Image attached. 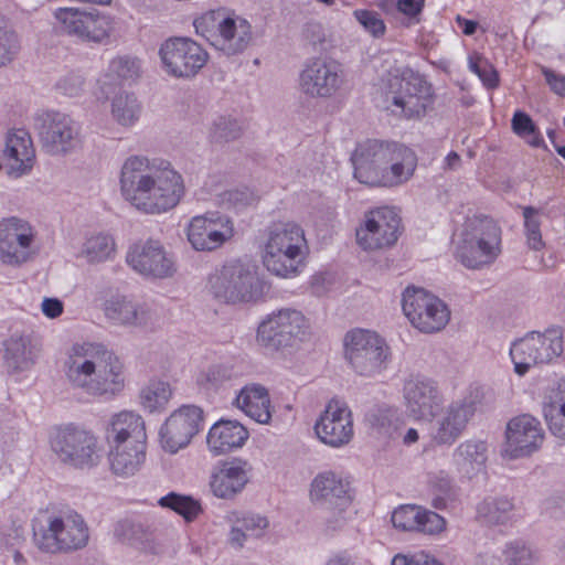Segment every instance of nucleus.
<instances>
[{"instance_id":"obj_1","label":"nucleus","mask_w":565,"mask_h":565,"mask_svg":"<svg viewBox=\"0 0 565 565\" xmlns=\"http://www.w3.org/2000/svg\"><path fill=\"white\" fill-rule=\"evenodd\" d=\"M119 190L127 203L149 215L169 212L185 194L183 177L169 161L139 154L122 162Z\"/></svg>"},{"instance_id":"obj_2","label":"nucleus","mask_w":565,"mask_h":565,"mask_svg":"<svg viewBox=\"0 0 565 565\" xmlns=\"http://www.w3.org/2000/svg\"><path fill=\"white\" fill-rule=\"evenodd\" d=\"M62 370L67 384L97 399H114L126 386L121 359L99 341H79L65 352Z\"/></svg>"},{"instance_id":"obj_3","label":"nucleus","mask_w":565,"mask_h":565,"mask_svg":"<svg viewBox=\"0 0 565 565\" xmlns=\"http://www.w3.org/2000/svg\"><path fill=\"white\" fill-rule=\"evenodd\" d=\"M354 178L371 186L397 188L407 183L417 168V156L398 142L366 140L352 154Z\"/></svg>"},{"instance_id":"obj_4","label":"nucleus","mask_w":565,"mask_h":565,"mask_svg":"<svg viewBox=\"0 0 565 565\" xmlns=\"http://www.w3.org/2000/svg\"><path fill=\"white\" fill-rule=\"evenodd\" d=\"M307 241L303 228L292 221L269 225L262 245V260L266 269L281 278H294L305 267Z\"/></svg>"},{"instance_id":"obj_5","label":"nucleus","mask_w":565,"mask_h":565,"mask_svg":"<svg viewBox=\"0 0 565 565\" xmlns=\"http://www.w3.org/2000/svg\"><path fill=\"white\" fill-rule=\"evenodd\" d=\"M383 96L385 110L401 119H420L434 102L431 85L412 70L390 74Z\"/></svg>"},{"instance_id":"obj_6","label":"nucleus","mask_w":565,"mask_h":565,"mask_svg":"<svg viewBox=\"0 0 565 565\" xmlns=\"http://www.w3.org/2000/svg\"><path fill=\"white\" fill-rule=\"evenodd\" d=\"M459 237L457 255L467 268L479 269L489 266L501 253V228L489 216H468Z\"/></svg>"},{"instance_id":"obj_7","label":"nucleus","mask_w":565,"mask_h":565,"mask_svg":"<svg viewBox=\"0 0 565 565\" xmlns=\"http://www.w3.org/2000/svg\"><path fill=\"white\" fill-rule=\"evenodd\" d=\"M193 25L199 35L226 56L242 54L253 39L252 25L245 18L223 10L203 13Z\"/></svg>"},{"instance_id":"obj_8","label":"nucleus","mask_w":565,"mask_h":565,"mask_svg":"<svg viewBox=\"0 0 565 565\" xmlns=\"http://www.w3.org/2000/svg\"><path fill=\"white\" fill-rule=\"evenodd\" d=\"M310 320L295 308H281L268 313L258 324L256 342L270 352L296 348L311 337Z\"/></svg>"},{"instance_id":"obj_9","label":"nucleus","mask_w":565,"mask_h":565,"mask_svg":"<svg viewBox=\"0 0 565 565\" xmlns=\"http://www.w3.org/2000/svg\"><path fill=\"white\" fill-rule=\"evenodd\" d=\"M563 330L551 327L543 332L531 331L510 344L509 354L514 372L524 376L532 367L550 364L563 353Z\"/></svg>"},{"instance_id":"obj_10","label":"nucleus","mask_w":565,"mask_h":565,"mask_svg":"<svg viewBox=\"0 0 565 565\" xmlns=\"http://www.w3.org/2000/svg\"><path fill=\"white\" fill-rule=\"evenodd\" d=\"M49 445L60 461L74 468H93L100 461L96 436L73 424L53 427L49 433Z\"/></svg>"},{"instance_id":"obj_11","label":"nucleus","mask_w":565,"mask_h":565,"mask_svg":"<svg viewBox=\"0 0 565 565\" xmlns=\"http://www.w3.org/2000/svg\"><path fill=\"white\" fill-rule=\"evenodd\" d=\"M40 550L47 553L70 552L85 547L89 532L83 516L73 510L52 513L46 526L34 533Z\"/></svg>"},{"instance_id":"obj_12","label":"nucleus","mask_w":565,"mask_h":565,"mask_svg":"<svg viewBox=\"0 0 565 565\" xmlns=\"http://www.w3.org/2000/svg\"><path fill=\"white\" fill-rule=\"evenodd\" d=\"M209 289L218 300L226 303L248 302L263 294L257 274L241 262H231L209 278Z\"/></svg>"},{"instance_id":"obj_13","label":"nucleus","mask_w":565,"mask_h":565,"mask_svg":"<svg viewBox=\"0 0 565 565\" xmlns=\"http://www.w3.org/2000/svg\"><path fill=\"white\" fill-rule=\"evenodd\" d=\"M34 129L42 149L51 156L67 154L82 142L81 124L65 113H38L34 117Z\"/></svg>"},{"instance_id":"obj_14","label":"nucleus","mask_w":565,"mask_h":565,"mask_svg":"<svg viewBox=\"0 0 565 565\" xmlns=\"http://www.w3.org/2000/svg\"><path fill=\"white\" fill-rule=\"evenodd\" d=\"M402 309L411 324L424 333L443 330L450 320L448 306L424 288L408 286L402 295Z\"/></svg>"},{"instance_id":"obj_15","label":"nucleus","mask_w":565,"mask_h":565,"mask_svg":"<svg viewBox=\"0 0 565 565\" xmlns=\"http://www.w3.org/2000/svg\"><path fill=\"white\" fill-rule=\"evenodd\" d=\"M345 358L361 376H375L386 369L388 347L375 332L353 330L345 335Z\"/></svg>"},{"instance_id":"obj_16","label":"nucleus","mask_w":565,"mask_h":565,"mask_svg":"<svg viewBox=\"0 0 565 565\" xmlns=\"http://www.w3.org/2000/svg\"><path fill=\"white\" fill-rule=\"evenodd\" d=\"M159 57L166 74L178 79L193 78L207 63V52L191 38L174 36L159 47Z\"/></svg>"},{"instance_id":"obj_17","label":"nucleus","mask_w":565,"mask_h":565,"mask_svg":"<svg viewBox=\"0 0 565 565\" xmlns=\"http://www.w3.org/2000/svg\"><path fill=\"white\" fill-rule=\"evenodd\" d=\"M344 84V71L335 60L312 57L308 60L298 76V88L309 98L333 97Z\"/></svg>"},{"instance_id":"obj_18","label":"nucleus","mask_w":565,"mask_h":565,"mask_svg":"<svg viewBox=\"0 0 565 565\" xmlns=\"http://www.w3.org/2000/svg\"><path fill=\"white\" fill-rule=\"evenodd\" d=\"M36 231L32 224L21 217L10 216L0 221V260L8 266L18 267L26 263L32 255Z\"/></svg>"},{"instance_id":"obj_19","label":"nucleus","mask_w":565,"mask_h":565,"mask_svg":"<svg viewBox=\"0 0 565 565\" xmlns=\"http://www.w3.org/2000/svg\"><path fill=\"white\" fill-rule=\"evenodd\" d=\"M401 218L388 206L379 207L365 214L356 230V242L364 250H379L393 246L399 235Z\"/></svg>"},{"instance_id":"obj_20","label":"nucleus","mask_w":565,"mask_h":565,"mask_svg":"<svg viewBox=\"0 0 565 565\" xmlns=\"http://www.w3.org/2000/svg\"><path fill=\"white\" fill-rule=\"evenodd\" d=\"M234 223L231 217L212 211L193 216L186 228L189 243L196 250H214L234 236Z\"/></svg>"},{"instance_id":"obj_21","label":"nucleus","mask_w":565,"mask_h":565,"mask_svg":"<svg viewBox=\"0 0 565 565\" xmlns=\"http://www.w3.org/2000/svg\"><path fill=\"white\" fill-rule=\"evenodd\" d=\"M203 427V411L195 405H182L163 422L159 430L161 447L177 454L186 447Z\"/></svg>"},{"instance_id":"obj_22","label":"nucleus","mask_w":565,"mask_h":565,"mask_svg":"<svg viewBox=\"0 0 565 565\" xmlns=\"http://www.w3.org/2000/svg\"><path fill=\"white\" fill-rule=\"evenodd\" d=\"M403 397L408 416L420 422H431L444 404L436 382L422 375H411L404 381Z\"/></svg>"},{"instance_id":"obj_23","label":"nucleus","mask_w":565,"mask_h":565,"mask_svg":"<svg viewBox=\"0 0 565 565\" xmlns=\"http://www.w3.org/2000/svg\"><path fill=\"white\" fill-rule=\"evenodd\" d=\"M313 428L322 444L335 449L342 448L354 436L352 412L345 402L333 398L327 403Z\"/></svg>"},{"instance_id":"obj_24","label":"nucleus","mask_w":565,"mask_h":565,"mask_svg":"<svg viewBox=\"0 0 565 565\" xmlns=\"http://www.w3.org/2000/svg\"><path fill=\"white\" fill-rule=\"evenodd\" d=\"M126 262L139 275L153 279L169 278L177 270L172 255L160 242L154 239L139 242L130 246Z\"/></svg>"},{"instance_id":"obj_25","label":"nucleus","mask_w":565,"mask_h":565,"mask_svg":"<svg viewBox=\"0 0 565 565\" xmlns=\"http://www.w3.org/2000/svg\"><path fill=\"white\" fill-rule=\"evenodd\" d=\"M543 441L544 431L535 417L515 416L508 422L502 454L509 459L526 457L539 450Z\"/></svg>"},{"instance_id":"obj_26","label":"nucleus","mask_w":565,"mask_h":565,"mask_svg":"<svg viewBox=\"0 0 565 565\" xmlns=\"http://www.w3.org/2000/svg\"><path fill=\"white\" fill-rule=\"evenodd\" d=\"M102 311L110 326L125 329H139L153 320L152 307L134 297L115 294L107 297Z\"/></svg>"},{"instance_id":"obj_27","label":"nucleus","mask_w":565,"mask_h":565,"mask_svg":"<svg viewBox=\"0 0 565 565\" xmlns=\"http://www.w3.org/2000/svg\"><path fill=\"white\" fill-rule=\"evenodd\" d=\"M440 411L430 428V438L438 446H451L463 434L475 415L476 405L472 398L463 397Z\"/></svg>"},{"instance_id":"obj_28","label":"nucleus","mask_w":565,"mask_h":565,"mask_svg":"<svg viewBox=\"0 0 565 565\" xmlns=\"http://www.w3.org/2000/svg\"><path fill=\"white\" fill-rule=\"evenodd\" d=\"M252 471L247 460L234 458L224 461L212 471L210 489L216 498L232 500L245 489Z\"/></svg>"},{"instance_id":"obj_29","label":"nucleus","mask_w":565,"mask_h":565,"mask_svg":"<svg viewBox=\"0 0 565 565\" xmlns=\"http://www.w3.org/2000/svg\"><path fill=\"white\" fill-rule=\"evenodd\" d=\"M310 499L323 507H343L351 502V482L343 473L322 471L310 483Z\"/></svg>"},{"instance_id":"obj_30","label":"nucleus","mask_w":565,"mask_h":565,"mask_svg":"<svg viewBox=\"0 0 565 565\" xmlns=\"http://www.w3.org/2000/svg\"><path fill=\"white\" fill-rule=\"evenodd\" d=\"M3 158L8 173L13 178H21L32 171L35 163V150L26 130L14 129L8 132Z\"/></svg>"},{"instance_id":"obj_31","label":"nucleus","mask_w":565,"mask_h":565,"mask_svg":"<svg viewBox=\"0 0 565 565\" xmlns=\"http://www.w3.org/2000/svg\"><path fill=\"white\" fill-rule=\"evenodd\" d=\"M225 520L230 525L227 543L234 550L243 548L249 539L263 537L269 527L265 515L250 511H231Z\"/></svg>"},{"instance_id":"obj_32","label":"nucleus","mask_w":565,"mask_h":565,"mask_svg":"<svg viewBox=\"0 0 565 565\" xmlns=\"http://www.w3.org/2000/svg\"><path fill=\"white\" fill-rule=\"evenodd\" d=\"M41 352L39 340L31 334H13L4 342V364L8 373L29 371Z\"/></svg>"},{"instance_id":"obj_33","label":"nucleus","mask_w":565,"mask_h":565,"mask_svg":"<svg viewBox=\"0 0 565 565\" xmlns=\"http://www.w3.org/2000/svg\"><path fill=\"white\" fill-rule=\"evenodd\" d=\"M489 446L484 440L470 438L461 441L451 454V465L459 476L472 479L484 472Z\"/></svg>"},{"instance_id":"obj_34","label":"nucleus","mask_w":565,"mask_h":565,"mask_svg":"<svg viewBox=\"0 0 565 565\" xmlns=\"http://www.w3.org/2000/svg\"><path fill=\"white\" fill-rule=\"evenodd\" d=\"M113 534L118 543L135 547L145 553L159 554L161 551L153 530L141 520L132 518L121 519L115 523Z\"/></svg>"},{"instance_id":"obj_35","label":"nucleus","mask_w":565,"mask_h":565,"mask_svg":"<svg viewBox=\"0 0 565 565\" xmlns=\"http://www.w3.org/2000/svg\"><path fill=\"white\" fill-rule=\"evenodd\" d=\"M248 436V430L237 420L221 419L210 428L206 445L213 456H221L241 448Z\"/></svg>"},{"instance_id":"obj_36","label":"nucleus","mask_w":565,"mask_h":565,"mask_svg":"<svg viewBox=\"0 0 565 565\" xmlns=\"http://www.w3.org/2000/svg\"><path fill=\"white\" fill-rule=\"evenodd\" d=\"M106 440L111 444H130L147 440L143 418L129 411L113 415L106 427Z\"/></svg>"},{"instance_id":"obj_37","label":"nucleus","mask_w":565,"mask_h":565,"mask_svg":"<svg viewBox=\"0 0 565 565\" xmlns=\"http://www.w3.org/2000/svg\"><path fill=\"white\" fill-rule=\"evenodd\" d=\"M234 404L258 424L270 423L274 407L268 390L260 384H248L239 390Z\"/></svg>"},{"instance_id":"obj_38","label":"nucleus","mask_w":565,"mask_h":565,"mask_svg":"<svg viewBox=\"0 0 565 565\" xmlns=\"http://www.w3.org/2000/svg\"><path fill=\"white\" fill-rule=\"evenodd\" d=\"M111 471L121 478L136 475L146 460V441L109 445Z\"/></svg>"},{"instance_id":"obj_39","label":"nucleus","mask_w":565,"mask_h":565,"mask_svg":"<svg viewBox=\"0 0 565 565\" xmlns=\"http://www.w3.org/2000/svg\"><path fill=\"white\" fill-rule=\"evenodd\" d=\"M119 22L107 13L92 10L87 12L81 42L108 45L118 36Z\"/></svg>"},{"instance_id":"obj_40","label":"nucleus","mask_w":565,"mask_h":565,"mask_svg":"<svg viewBox=\"0 0 565 565\" xmlns=\"http://www.w3.org/2000/svg\"><path fill=\"white\" fill-rule=\"evenodd\" d=\"M141 109L140 103L131 93L120 92L111 99V117L120 126H134L140 118Z\"/></svg>"},{"instance_id":"obj_41","label":"nucleus","mask_w":565,"mask_h":565,"mask_svg":"<svg viewBox=\"0 0 565 565\" xmlns=\"http://www.w3.org/2000/svg\"><path fill=\"white\" fill-rule=\"evenodd\" d=\"M81 253L88 263H104L115 257L116 243L114 237L109 234H93L84 242Z\"/></svg>"},{"instance_id":"obj_42","label":"nucleus","mask_w":565,"mask_h":565,"mask_svg":"<svg viewBox=\"0 0 565 565\" xmlns=\"http://www.w3.org/2000/svg\"><path fill=\"white\" fill-rule=\"evenodd\" d=\"M171 397L170 384L159 380L150 381L139 394L140 404L150 413L163 411Z\"/></svg>"},{"instance_id":"obj_43","label":"nucleus","mask_w":565,"mask_h":565,"mask_svg":"<svg viewBox=\"0 0 565 565\" xmlns=\"http://www.w3.org/2000/svg\"><path fill=\"white\" fill-rule=\"evenodd\" d=\"M87 12L77 8H57L54 10V19L56 20L57 29L68 36L75 38L81 41L84 23L86 21Z\"/></svg>"},{"instance_id":"obj_44","label":"nucleus","mask_w":565,"mask_h":565,"mask_svg":"<svg viewBox=\"0 0 565 565\" xmlns=\"http://www.w3.org/2000/svg\"><path fill=\"white\" fill-rule=\"evenodd\" d=\"M512 507L507 498H487L478 507V516L488 525L504 524L510 520Z\"/></svg>"},{"instance_id":"obj_45","label":"nucleus","mask_w":565,"mask_h":565,"mask_svg":"<svg viewBox=\"0 0 565 565\" xmlns=\"http://www.w3.org/2000/svg\"><path fill=\"white\" fill-rule=\"evenodd\" d=\"M158 504L180 514L186 522H192L202 513V507L199 500L175 492H170L161 497Z\"/></svg>"},{"instance_id":"obj_46","label":"nucleus","mask_w":565,"mask_h":565,"mask_svg":"<svg viewBox=\"0 0 565 565\" xmlns=\"http://www.w3.org/2000/svg\"><path fill=\"white\" fill-rule=\"evenodd\" d=\"M543 414L551 433L565 439V399L556 394L550 402L544 403Z\"/></svg>"},{"instance_id":"obj_47","label":"nucleus","mask_w":565,"mask_h":565,"mask_svg":"<svg viewBox=\"0 0 565 565\" xmlns=\"http://www.w3.org/2000/svg\"><path fill=\"white\" fill-rule=\"evenodd\" d=\"M140 74V63L128 55L114 57L107 67L106 76L113 81H134Z\"/></svg>"},{"instance_id":"obj_48","label":"nucleus","mask_w":565,"mask_h":565,"mask_svg":"<svg viewBox=\"0 0 565 565\" xmlns=\"http://www.w3.org/2000/svg\"><path fill=\"white\" fill-rule=\"evenodd\" d=\"M468 67L475 73L482 84L489 88L493 89L499 85V75L493 65L481 54L475 52L468 57Z\"/></svg>"},{"instance_id":"obj_49","label":"nucleus","mask_w":565,"mask_h":565,"mask_svg":"<svg viewBox=\"0 0 565 565\" xmlns=\"http://www.w3.org/2000/svg\"><path fill=\"white\" fill-rule=\"evenodd\" d=\"M503 556L508 565H534L537 561L535 551L521 541L509 542Z\"/></svg>"},{"instance_id":"obj_50","label":"nucleus","mask_w":565,"mask_h":565,"mask_svg":"<svg viewBox=\"0 0 565 565\" xmlns=\"http://www.w3.org/2000/svg\"><path fill=\"white\" fill-rule=\"evenodd\" d=\"M243 132V124L231 116L218 117L212 128V137L216 141H233L239 138Z\"/></svg>"},{"instance_id":"obj_51","label":"nucleus","mask_w":565,"mask_h":565,"mask_svg":"<svg viewBox=\"0 0 565 565\" xmlns=\"http://www.w3.org/2000/svg\"><path fill=\"white\" fill-rule=\"evenodd\" d=\"M420 507L403 504L392 512V524L401 531H416L418 527Z\"/></svg>"},{"instance_id":"obj_52","label":"nucleus","mask_w":565,"mask_h":565,"mask_svg":"<svg viewBox=\"0 0 565 565\" xmlns=\"http://www.w3.org/2000/svg\"><path fill=\"white\" fill-rule=\"evenodd\" d=\"M430 484L440 492L439 495L433 499V505L436 509H444L447 507L449 500L452 499V479L446 471H439L430 475Z\"/></svg>"},{"instance_id":"obj_53","label":"nucleus","mask_w":565,"mask_h":565,"mask_svg":"<svg viewBox=\"0 0 565 565\" xmlns=\"http://www.w3.org/2000/svg\"><path fill=\"white\" fill-rule=\"evenodd\" d=\"M20 40L15 32L0 28V67L11 63L20 51Z\"/></svg>"},{"instance_id":"obj_54","label":"nucleus","mask_w":565,"mask_h":565,"mask_svg":"<svg viewBox=\"0 0 565 565\" xmlns=\"http://www.w3.org/2000/svg\"><path fill=\"white\" fill-rule=\"evenodd\" d=\"M353 17L374 38H380L385 33V23L377 12L358 9L353 11Z\"/></svg>"},{"instance_id":"obj_55","label":"nucleus","mask_w":565,"mask_h":565,"mask_svg":"<svg viewBox=\"0 0 565 565\" xmlns=\"http://www.w3.org/2000/svg\"><path fill=\"white\" fill-rule=\"evenodd\" d=\"M511 125L512 130L515 135L522 138L532 137V139H530L529 142L533 146H539L540 138L534 136L536 130L535 125L532 118L526 113L516 110L513 114Z\"/></svg>"},{"instance_id":"obj_56","label":"nucleus","mask_w":565,"mask_h":565,"mask_svg":"<svg viewBox=\"0 0 565 565\" xmlns=\"http://www.w3.org/2000/svg\"><path fill=\"white\" fill-rule=\"evenodd\" d=\"M536 211L531 207L526 206L523 210V216L525 220V232H526V238L527 244L533 249H541L543 247V241L542 235L540 231V221L535 216Z\"/></svg>"},{"instance_id":"obj_57","label":"nucleus","mask_w":565,"mask_h":565,"mask_svg":"<svg viewBox=\"0 0 565 565\" xmlns=\"http://www.w3.org/2000/svg\"><path fill=\"white\" fill-rule=\"evenodd\" d=\"M85 88V77L79 72H68L56 83V89L68 97L79 96Z\"/></svg>"},{"instance_id":"obj_58","label":"nucleus","mask_w":565,"mask_h":565,"mask_svg":"<svg viewBox=\"0 0 565 565\" xmlns=\"http://www.w3.org/2000/svg\"><path fill=\"white\" fill-rule=\"evenodd\" d=\"M418 523L416 531L429 535L439 534L446 529V521L443 516L423 508H420Z\"/></svg>"},{"instance_id":"obj_59","label":"nucleus","mask_w":565,"mask_h":565,"mask_svg":"<svg viewBox=\"0 0 565 565\" xmlns=\"http://www.w3.org/2000/svg\"><path fill=\"white\" fill-rule=\"evenodd\" d=\"M392 565H443L434 556L420 551L414 554H397L392 559Z\"/></svg>"},{"instance_id":"obj_60","label":"nucleus","mask_w":565,"mask_h":565,"mask_svg":"<svg viewBox=\"0 0 565 565\" xmlns=\"http://www.w3.org/2000/svg\"><path fill=\"white\" fill-rule=\"evenodd\" d=\"M254 202V196L248 190H228L222 193V203L228 207L241 209Z\"/></svg>"},{"instance_id":"obj_61","label":"nucleus","mask_w":565,"mask_h":565,"mask_svg":"<svg viewBox=\"0 0 565 565\" xmlns=\"http://www.w3.org/2000/svg\"><path fill=\"white\" fill-rule=\"evenodd\" d=\"M541 71L551 90L561 97H565V75L545 66H542Z\"/></svg>"},{"instance_id":"obj_62","label":"nucleus","mask_w":565,"mask_h":565,"mask_svg":"<svg viewBox=\"0 0 565 565\" xmlns=\"http://www.w3.org/2000/svg\"><path fill=\"white\" fill-rule=\"evenodd\" d=\"M425 0H396V9L409 18L417 17L423 8Z\"/></svg>"},{"instance_id":"obj_63","label":"nucleus","mask_w":565,"mask_h":565,"mask_svg":"<svg viewBox=\"0 0 565 565\" xmlns=\"http://www.w3.org/2000/svg\"><path fill=\"white\" fill-rule=\"evenodd\" d=\"M43 315L50 319H55L63 313V302L57 298H44L41 303Z\"/></svg>"},{"instance_id":"obj_64","label":"nucleus","mask_w":565,"mask_h":565,"mask_svg":"<svg viewBox=\"0 0 565 565\" xmlns=\"http://www.w3.org/2000/svg\"><path fill=\"white\" fill-rule=\"evenodd\" d=\"M326 565H363V562L348 551H341L332 554Z\"/></svg>"}]
</instances>
